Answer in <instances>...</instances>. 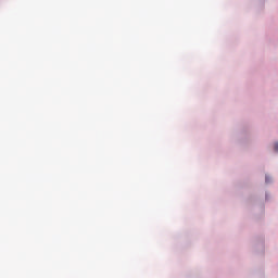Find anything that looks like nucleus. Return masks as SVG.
Here are the masks:
<instances>
[{"mask_svg":"<svg viewBox=\"0 0 278 278\" xmlns=\"http://www.w3.org/2000/svg\"><path fill=\"white\" fill-rule=\"evenodd\" d=\"M274 149L278 152V143H275Z\"/></svg>","mask_w":278,"mask_h":278,"instance_id":"f257e3e1","label":"nucleus"},{"mask_svg":"<svg viewBox=\"0 0 278 278\" xmlns=\"http://www.w3.org/2000/svg\"><path fill=\"white\" fill-rule=\"evenodd\" d=\"M266 184H268V176H266Z\"/></svg>","mask_w":278,"mask_h":278,"instance_id":"f03ea898","label":"nucleus"}]
</instances>
